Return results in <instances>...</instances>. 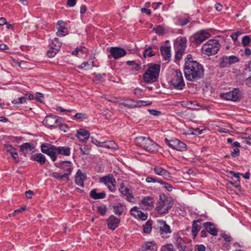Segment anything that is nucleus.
<instances>
[{
    "instance_id": "nucleus-1",
    "label": "nucleus",
    "mask_w": 251,
    "mask_h": 251,
    "mask_svg": "<svg viewBox=\"0 0 251 251\" xmlns=\"http://www.w3.org/2000/svg\"><path fill=\"white\" fill-rule=\"evenodd\" d=\"M183 72L186 80L191 82L196 81L204 75L203 67L197 61H189L184 64Z\"/></svg>"
},
{
    "instance_id": "nucleus-2",
    "label": "nucleus",
    "mask_w": 251,
    "mask_h": 251,
    "mask_svg": "<svg viewBox=\"0 0 251 251\" xmlns=\"http://www.w3.org/2000/svg\"><path fill=\"white\" fill-rule=\"evenodd\" d=\"M42 151L50 156L52 161L56 160L57 154L69 156L71 154V149L68 147H56L49 144L44 143L41 145Z\"/></svg>"
},
{
    "instance_id": "nucleus-3",
    "label": "nucleus",
    "mask_w": 251,
    "mask_h": 251,
    "mask_svg": "<svg viewBox=\"0 0 251 251\" xmlns=\"http://www.w3.org/2000/svg\"><path fill=\"white\" fill-rule=\"evenodd\" d=\"M135 144L150 152H156L158 149L157 144L149 137L140 136L134 140Z\"/></svg>"
},
{
    "instance_id": "nucleus-4",
    "label": "nucleus",
    "mask_w": 251,
    "mask_h": 251,
    "mask_svg": "<svg viewBox=\"0 0 251 251\" xmlns=\"http://www.w3.org/2000/svg\"><path fill=\"white\" fill-rule=\"evenodd\" d=\"M173 205V202L171 198L167 197L165 194H162L159 196L155 210L159 214L164 215L169 212Z\"/></svg>"
},
{
    "instance_id": "nucleus-5",
    "label": "nucleus",
    "mask_w": 251,
    "mask_h": 251,
    "mask_svg": "<svg viewBox=\"0 0 251 251\" xmlns=\"http://www.w3.org/2000/svg\"><path fill=\"white\" fill-rule=\"evenodd\" d=\"M221 45L218 40L210 39L204 44L201 47L203 54L208 56L215 55L219 50Z\"/></svg>"
},
{
    "instance_id": "nucleus-6",
    "label": "nucleus",
    "mask_w": 251,
    "mask_h": 251,
    "mask_svg": "<svg viewBox=\"0 0 251 251\" xmlns=\"http://www.w3.org/2000/svg\"><path fill=\"white\" fill-rule=\"evenodd\" d=\"M160 70L159 65L155 64L150 66L143 75L145 82L147 83L155 82L159 76Z\"/></svg>"
},
{
    "instance_id": "nucleus-7",
    "label": "nucleus",
    "mask_w": 251,
    "mask_h": 251,
    "mask_svg": "<svg viewBox=\"0 0 251 251\" xmlns=\"http://www.w3.org/2000/svg\"><path fill=\"white\" fill-rule=\"evenodd\" d=\"M170 82L176 89L182 90L183 89L185 86V83L182 74L180 70H176L175 71L172 75Z\"/></svg>"
},
{
    "instance_id": "nucleus-8",
    "label": "nucleus",
    "mask_w": 251,
    "mask_h": 251,
    "mask_svg": "<svg viewBox=\"0 0 251 251\" xmlns=\"http://www.w3.org/2000/svg\"><path fill=\"white\" fill-rule=\"evenodd\" d=\"M165 142L170 148L177 151H183L187 150L186 144L176 138H173L171 140L166 138Z\"/></svg>"
},
{
    "instance_id": "nucleus-9",
    "label": "nucleus",
    "mask_w": 251,
    "mask_h": 251,
    "mask_svg": "<svg viewBox=\"0 0 251 251\" xmlns=\"http://www.w3.org/2000/svg\"><path fill=\"white\" fill-rule=\"evenodd\" d=\"M100 183H104L111 192H115L116 190V180L112 175H107L100 179Z\"/></svg>"
},
{
    "instance_id": "nucleus-10",
    "label": "nucleus",
    "mask_w": 251,
    "mask_h": 251,
    "mask_svg": "<svg viewBox=\"0 0 251 251\" xmlns=\"http://www.w3.org/2000/svg\"><path fill=\"white\" fill-rule=\"evenodd\" d=\"M210 35L211 34L209 32L201 30L195 33L192 38L193 39V42L198 45L210 37Z\"/></svg>"
},
{
    "instance_id": "nucleus-11",
    "label": "nucleus",
    "mask_w": 251,
    "mask_h": 251,
    "mask_svg": "<svg viewBox=\"0 0 251 251\" xmlns=\"http://www.w3.org/2000/svg\"><path fill=\"white\" fill-rule=\"evenodd\" d=\"M61 118L56 116L49 115L46 117L43 121V124L47 126L56 127L58 126V123H60Z\"/></svg>"
},
{
    "instance_id": "nucleus-12",
    "label": "nucleus",
    "mask_w": 251,
    "mask_h": 251,
    "mask_svg": "<svg viewBox=\"0 0 251 251\" xmlns=\"http://www.w3.org/2000/svg\"><path fill=\"white\" fill-rule=\"evenodd\" d=\"M159 222L160 224V233L161 237L163 238H168L170 236L168 234H171L172 232L170 226L166 224L165 221H160Z\"/></svg>"
},
{
    "instance_id": "nucleus-13",
    "label": "nucleus",
    "mask_w": 251,
    "mask_h": 251,
    "mask_svg": "<svg viewBox=\"0 0 251 251\" xmlns=\"http://www.w3.org/2000/svg\"><path fill=\"white\" fill-rule=\"evenodd\" d=\"M56 166L62 169L64 171V174L68 176L72 171V163L70 161H62L58 163H55Z\"/></svg>"
},
{
    "instance_id": "nucleus-14",
    "label": "nucleus",
    "mask_w": 251,
    "mask_h": 251,
    "mask_svg": "<svg viewBox=\"0 0 251 251\" xmlns=\"http://www.w3.org/2000/svg\"><path fill=\"white\" fill-rule=\"evenodd\" d=\"M109 51L111 55L116 59L121 58L126 54L125 49L119 47H111Z\"/></svg>"
},
{
    "instance_id": "nucleus-15",
    "label": "nucleus",
    "mask_w": 251,
    "mask_h": 251,
    "mask_svg": "<svg viewBox=\"0 0 251 251\" xmlns=\"http://www.w3.org/2000/svg\"><path fill=\"white\" fill-rule=\"evenodd\" d=\"M238 92L237 89H234L232 91L222 94L221 97L223 99L227 100L236 101L239 98Z\"/></svg>"
},
{
    "instance_id": "nucleus-16",
    "label": "nucleus",
    "mask_w": 251,
    "mask_h": 251,
    "mask_svg": "<svg viewBox=\"0 0 251 251\" xmlns=\"http://www.w3.org/2000/svg\"><path fill=\"white\" fill-rule=\"evenodd\" d=\"M106 223L108 228L114 230L119 226L120 223V219L111 215L106 220Z\"/></svg>"
},
{
    "instance_id": "nucleus-17",
    "label": "nucleus",
    "mask_w": 251,
    "mask_h": 251,
    "mask_svg": "<svg viewBox=\"0 0 251 251\" xmlns=\"http://www.w3.org/2000/svg\"><path fill=\"white\" fill-rule=\"evenodd\" d=\"M174 243L178 251H184L186 248V243L178 233L174 234Z\"/></svg>"
},
{
    "instance_id": "nucleus-18",
    "label": "nucleus",
    "mask_w": 251,
    "mask_h": 251,
    "mask_svg": "<svg viewBox=\"0 0 251 251\" xmlns=\"http://www.w3.org/2000/svg\"><path fill=\"white\" fill-rule=\"evenodd\" d=\"M153 170L155 174L162 176L164 179H170L172 178L171 174L160 166H155Z\"/></svg>"
},
{
    "instance_id": "nucleus-19",
    "label": "nucleus",
    "mask_w": 251,
    "mask_h": 251,
    "mask_svg": "<svg viewBox=\"0 0 251 251\" xmlns=\"http://www.w3.org/2000/svg\"><path fill=\"white\" fill-rule=\"evenodd\" d=\"M90 132L85 129H79L76 134V137L82 142H86L90 137Z\"/></svg>"
},
{
    "instance_id": "nucleus-20",
    "label": "nucleus",
    "mask_w": 251,
    "mask_h": 251,
    "mask_svg": "<svg viewBox=\"0 0 251 251\" xmlns=\"http://www.w3.org/2000/svg\"><path fill=\"white\" fill-rule=\"evenodd\" d=\"M158 246L156 243L152 241L146 242L141 246V251H157Z\"/></svg>"
},
{
    "instance_id": "nucleus-21",
    "label": "nucleus",
    "mask_w": 251,
    "mask_h": 251,
    "mask_svg": "<svg viewBox=\"0 0 251 251\" xmlns=\"http://www.w3.org/2000/svg\"><path fill=\"white\" fill-rule=\"evenodd\" d=\"M86 179V175L83 173L80 170H78L75 176V183L76 185L84 187V181Z\"/></svg>"
},
{
    "instance_id": "nucleus-22",
    "label": "nucleus",
    "mask_w": 251,
    "mask_h": 251,
    "mask_svg": "<svg viewBox=\"0 0 251 251\" xmlns=\"http://www.w3.org/2000/svg\"><path fill=\"white\" fill-rule=\"evenodd\" d=\"M57 32L56 33L58 36H64L68 33V30L64 25V22L62 21H58L57 23Z\"/></svg>"
},
{
    "instance_id": "nucleus-23",
    "label": "nucleus",
    "mask_w": 251,
    "mask_h": 251,
    "mask_svg": "<svg viewBox=\"0 0 251 251\" xmlns=\"http://www.w3.org/2000/svg\"><path fill=\"white\" fill-rule=\"evenodd\" d=\"M203 226L211 235L213 236L217 235L218 229L214 224L211 222H206L203 224Z\"/></svg>"
},
{
    "instance_id": "nucleus-24",
    "label": "nucleus",
    "mask_w": 251,
    "mask_h": 251,
    "mask_svg": "<svg viewBox=\"0 0 251 251\" xmlns=\"http://www.w3.org/2000/svg\"><path fill=\"white\" fill-rule=\"evenodd\" d=\"M160 50L164 59L166 61H170L171 57V47L167 46H162L161 47Z\"/></svg>"
},
{
    "instance_id": "nucleus-25",
    "label": "nucleus",
    "mask_w": 251,
    "mask_h": 251,
    "mask_svg": "<svg viewBox=\"0 0 251 251\" xmlns=\"http://www.w3.org/2000/svg\"><path fill=\"white\" fill-rule=\"evenodd\" d=\"M112 209L114 213L118 216H121L124 211V206L120 203H115Z\"/></svg>"
},
{
    "instance_id": "nucleus-26",
    "label": "nucleus",
    "mask_w": 251,
    "mask_h": 251,
    "mask_svg": "<svg viewBox=\"0 0 251 251\" xmlns=\"http://www.w3.org/2000/svg\"><path fill=\"white\" fill-rule=\"evenodd\" d=\"M201 221V219H198L196 221H194L192 227V233L193 238H196L199 231L200 230L201 226L198 224V223H200Z\"/></svg>"
},
{
    "instance_id": "nucleus-27",
    "label": "nucleus",
    "mask_w": 251,
    "mask_h": 251,
    "mask_svg": "<svg viewBox=\"0 0 251 251\" xmlns=\"http://www.w3.org/2000/svg\"><path fill=\"white\" fill-rule=\"evenodd\" d=\"M50 48L47 52L48 56L51 58L55 56V55L60 50L61 44H58L56 48H54L52 45H50Z\"/></svg>"
},
{
    "instance_id": "nucleus-28",
    "label": "nucleus",
    "mask_w": 251,
    "mask_h": 251,
    "mask_svg": "<svg viewBox=\"0 0 251 251\" xmlns=\"http://www.w3.org/2000/svg\"><path fill=\"white\" fill-rule=\"evenodd\" d=\"M90 196L94 200L102 199L105 197L106 193L104 192L97 193L96 189H93L90 192Z\"/></svg>"
},
{
    "instance_id": "nucleus-29",
    "label": "nucleus",
    "mask_w": 251,
    "mask_h": 251,
    "mask_svg": "<svg viewBox=\"0 0 251 251\" xmlns=\"http://www.w3.org/2000/svg\"><path fill=\"white\" fill-rule=\"evenodd\" d=\"M32 159L41 165H43L46 163V159L44 155L40 153H37L32 155Z\"/></svg>"
},
{
    "instance_id": "nucleus-30",
    "label": "nucleus",
    "mask_w": 251,
    "mask_h": 251,
    "mask_svg": "<svg viewBox=\"0 0 251 251\" xmlns=\"http://www.w3.org/2000/svg\"><path fill=\"white\" fill-rule=\"evenodd\" d=\"M141 204L143 206L148 208L151 207L153 205V199L151 197L147 196L144 198L141 201Z\"/></svg>"
},
{
    "instance_id": "nucleus-31",
    "label": "nucleus",
    "mask_w": 251,
    "mask_h": 251,
    "mask_svg": "<svg viewBox=\"0 0 251 251\" xmlns=\"http://www.w3.org/2000/svg\"><path fill=\"white\" fill-rule=\"evenodd\" d=\"M219 64L220 67L221 68L228 67L231 65L230 63H229L228 56L226 55L223 56L220 59Z\"/></svg>"
},
{
    "instance_id": "nucleus-32",
    "label": "nucleus",
    "mask_w": 251,
    "mask_h": 251,
    "mask_svg": "<svg viewBox=\"0 0 251 251\" xmlns=\"http://www.w3.org/2000/svg\"><path fill=\"white\" fill-rule=\"evenodd\" d=\"M32 148V145L29 143H24L20 146V150L23 152L27 151L28 150L31 151Z\"/></svg>"
},
{
    "instance_id": "nucleus-33",
    "label": "nucleus",
    "mask_w": 251,
    "mask_h": 251,
    "mask_svg": "<svg viewBox=\"0 0 251 251\" xmlns=\"http://www.w3.org/2000/svg\"><path fill=\"white\" fill-rule=\"evenodd\" d=\"M101 147L107 149H115V143L113 141L102 142Z\"/></svg>"
},
{
    "instance_id": "nucleus-34",
    "label": "nucleus",
    "mask_w": 251,
    "mask_h": 251,
    "mask_svg": "<svg viewBox=\"0 0 251 251\" xmlns=\"http://www.w3.org/2000/svg\"><path fill=\"white\" fill-rule=\"evenodd\" d=\"M51 176L57 179H61L65 177L66 178V181H68L70 180L69 177L66 176L64 174H61V173L57 172H54L52 174Z\"/></svg>"
},
{
    "instance_id": "nucleus-35",
    "label": "nucleus",
    "mask_w": 251,
    "mask_h": 251,
    "mask_svg": "<svg viewBox=\"0 0 251 251\" xmlns=\"http://www.w3.org/2000/svg\"><path fill=\"white\" fill-rule=\"evenodd\" d=\"M153 29L156 33L159 35H162L165 34L166 32L165 28L160 25H157Z\"/></svg>"
},
{
    "instance_id": "nucleus-36",
    "label": "nucleus",
    "mask_w": 251,
    "mask_h": 251,
    "mask_svg": "<svg viewBox=\"0 0 251 251\" xmlns=\"http://www.w3.org/2000/svg\"><path fill=\"white\" fill-rule=\"evenodd\" d=\"M189 22V20L186 17H179L177 18V24L181 26L185 25Z\"/></svg>"
},
{
    "instance_id": "nucleus-37",
    "label": "nucleus",
    "mask_w": 251,
    "mask_h": 251,
    "mask_svg": "<svg viewBox=\"0 0 251 251\" xmlns=\"http://www.w3.org/2000/svg\"><path fill=\"white\" fill-rule=\"evenodd\" d=\"M181 105L183 107H187L189 109H195V104L192 101H183L181 102Z\"/></svg>"
},
{
    "instance_id": "nucleus-38",
    "label": "nucleus",
    "mask_w": 251,
    "mask_h": 251,
    "mask_svg": "<svg viewBox=\"0 0 251 251\" xmlns=\"http://www.w3.org/2000/svg\"><path fill=\"white\" fill-rule=\"evenodd\" d=\"M140 211L139 208L137 206H134L130 209V214L136 219L137 217H139Z\"/></svg>"
},
{
    "instance_id": "nucleus-39",
    "label": "nucleus",
    "mask_w": 251,
    "mask_h": 251,
    "mask_svg": "<svg viewBox=\"0 0 251 251\" xmlns=\"http://www.w3.org/2000/svg\"><path fill=\"white\" fill-rule=\"evenodd\" d=\"M185 49L178 47L177 50L176 52L175 58L176 59L179 60L182 57L183 54L184 52Z\"/></svg>"
},
{
    "instance_id": "nucleus-40",
    "label": "nucleus",
    "mask_w": 251,
    "mask_h": 251,
    "mask_svg": "<svg viewBox=\"0 0 251 251\" xmlns=\"http://www.w3.org/2000/svg\"><path fill=\"white\" fill-rule=\"evenodd\" d=\"M122 104L128 107L132 108V107H137V101H134L133 100L131 101H127L126 102H123Z\"/></svg>"
},
{
    "instance_id": "nucleus-41",
    "label": "nucleus",
    "mask_w": 251,
    "mask_h": 251,
    "mask_svg": "<svg viewBox=\"0 0 251 251\" xmlns=\"http://www.w3.org/2000/svg\"><path fill=\"white\" fill-rule=\"evenodd\" d=\"M152 226L151 222L149 221H147L143 226L144 232L146 233H149L151 230Z\"/></svg>"
},
{
    "instance_id": "nucleus-42",
    "label": "nucleus",
    "mask_w": 251,
    "mask_h": 251,
    "mask_svg": "<svg viewBox=\"0 0 251 251\" xmlns=\"http://www.w3.org/2000/svg\"><path fill=\"white\" fill-rule=\"evenodd\" d=\"M151 50H152L151 48L149 47L144 50V53H143V56L145 58H146L147 56L151 57V56L154 55V53H153V51H152Z\"/></svg>"
},
{
    "instance_id": "nucleus-43",
    "label": "nucleus",
    "mask_w": 251,
    "mask_h": 251,
    "mask_svg": "<svg viewBox=\"0 0 251 251\" xmlns=\"http://www.w3.org/2000/svg\"><path fill=\"white\" fill-rule=\"evenodd\" d=\"M119 191L123 196H126L130 191L129 189L126 187L123 183H121Z\"/></svg>"
},
{
    "instance_id": "nucleus-44",
    "label": "nucleus",
    "mask_w": 251,
    "mask_h": 251,
    "mask_svg": "<svg viewBox=\"0 0 251 251\" xmlns=\"http://www.w3.org/2000/svg\"><path fill=\"white\" fill-rule=\"evenodd\" d=\"M161 251H175L172 244H167L161 248Z\"/></svg>"
},
{
    "instance_id": "nucleus-45",
    "label": "nucleus",
    "mask_w": 251,
    "mask_h": 251,
    "mask_svg": "<svg viewBox=\"0 0 251 251\" xmlns=\"http://www.w3.org/2000/svg\"><path fill=\"white\" fill-rule=\"evenodd\" d=\"M251 42V38L248 35L244 36L242 39V44L244 47L248 46Z\"/></svg>"
},
{
    "instance_id": "nucleus-46",
    "label": "nucleus",
    "mask_w": 251,
    "mask_h": 251,
    "mask_svg": "<svg viewBox=\"0 0 251 251\" xmlns=\"http://www.w3.org/2000/svg\"><path fill=\"white\" fill-rule=\"evenodd\" d=\"M186 42L187 40L185 38H181L179 40L178 47L185 49L186 47Z\"/></svg>"
},
{
    "instance_id": "nucleus-47",
    "label": "nucleus",
    "mask_w": 251,
    "mask_h": 251,
    "mask_svg": "<svg viewBox=\"0 0 251 251\" xmlns=\"http://www.w3.org/2000/svg\"><path fill=\"white\" fill-rule=\"evenodd\" d=\"M4 147L6 151L9 152L10 154H12L13 152L17 151V150L11 145H4Z\"/></svg>"
},
{
    "instance_id": "nucleus-48",
    "label": "nucleus",
    "mask_w": 251,
    "mask_h": 251,
    "mask_svg": "<svg viewBox=\"0 0 251 251\" xmlns=\"http://www.w3.org/2000/svg\"><path fill=\"white\" fill-rule=\"evenodd\" d=\"M137 107H141L144 106H148L150 105L152 102L150 101H143V100H139L137 101Z\"/></svg>"
},
{
    "instance_id": "nucleus-49",
    "label": "nucleus",
    "mask_w": 251,
    "mask_h": 251,
    "mask_svg": "<svg viewBox=\"0 0 251 251\" xmlns=\"http://www.w3.org/2000/svg\"><path fill=\"white\" fill-rule=\"evenodd\" d=\"M228 57L229 59V63H230L231 65L238 62L239 61L238 57L235 55H230L228 56Z\"/></svg>"
},
{
    "instance_id": "nucleus-50",
    "label": "nucleus",
    "mask_w": 251,
    "mask_h": 251,
    "mask_svg": "<svg viewBox=\"0 0 251 251\" xmlns=\"http://www.w3.org/2000/svg\"><path fill=\"white\" fill-rule=\"evenodd\" d=\"M106 211L107 208L104 205L100 206L98 207V211L101 215H104Z\"/></svg>"
},
{
    "instance_id": "nucleus-51",
    "label": "nucleus",
    "mask_w": 251,
    "mask_h": 251,
    "mask_svg": "<svg viewBox=\"0 0 251 251\" xmlns=\"http://www.w3.org/2000/svg\"><path fill=\"white\" fill-rule=\"evenodd\" d=\"M126 64L129 66H131L136 70H138L140 69V66L134 61H128L126 62Z\"/></svg>"
},
{
    "instance_id": "nucleus-52",
    "label": "nucleus",
    "mask_w": 251,
    "mask_h": 251,
    "mask_svg": "<svg viewBox=\"0 0 251 251\" xmlns=\"http://www.w3.org/2000/svg\"><path fill=\"white\" fill-rule=\"evenodd\" d=\"M125 196L126 197V199L128 201L131 202H133L135 201V198L132 195L131 191H129V192Z\"/></svg>"
},
{
    "instance_id": "nucleus-53",
    "label": "nucleus",
    "mask_w": 251,
    "mask_h": 251,
    "mask_svg": "<svg viewBox=\"0 0 251 251\" xmlns=\"http://www.w3.org/2000/svg\"><path fill=\"white\" fill-rule=\"evenodd\" d=\"M139 217H137L136 219H140L143 221H145L147 220L148 218V214L147 213H144V212L140 211L139 214Z\"/></svg>"
},
{
    "instance_id": "nucleus-54",
    "label": "nucleus",
    "mask_w": 251,
    "mask_h": 251,
    "mask_svg": "<svg viewBox=\"0 0 251 251\" xmlns=\"http://www.w3.org/2000/svg\"><path fill=\"white\" fill-rule=\"evenodd\" d=\"M74 117L76 119H86L87 118V115L85 114L81 113H78L75 114Z\"/></svg>"
},
{
    "instance_id": "nucleus-55",
    "label": "nucleus",
    "mask_w": 251,
    "mask_h": 251,
    "mask_svg": "<svg viewBox=\"0 0 251 251\" xmlns=\"http://www.w3.org/2000/svg\"><path fill=\"white\" fill-rule=\"evenodd\" d=\"M58 126L60 130L66 132L68 130V127L66 124H60L58 123Z\"/></svg>"
},
{
    "instance_id": "nucleus-56",
    "label": "nucleus",
    "mask_w": 251,
    "mask_h": 251,
    "mask_svg": "<svg viewBox=\"0 0 251 251\" xmlns=\"http://www.w3.org/2000/svg\"><path fill=\"white\" fill-rule=\"evenodd\" d=\"M229 173L231 175H232L237 179V181H236V182H238L239 183L240 182V176L241 175L240 173H235L233 171H230L229 172Z\"/></svg>"
},
{
    "instance_id": "nucleus-57",
    "label": "nucleus",
    "mask_w": 251,
    "mask_h": 251,
    "mask_svg": "<svg viewBox=\"0 0 251 251\" xmlns=\"http://www.w3.org/2000/svg\"><path fill=\"white\" fill-rule=\"evenodd\" d=\"M150 114L154 116H158L161 114V112L157 111L154 109H149L148 110Z\"/></svg>"
},
{
    "instance_id": "nucleus-58",
    "label": "nucleus",
    "mask_w": 251,
    "mask_h": 251,
    "mask_svg": "<svg viewBox=\"0 0 251 251\" xmlns=\"http://www.w3.org/2000/svg\"><path fill=\"white\" fill-rule=\"evenodd\" d=\"M240 34H241V33L239 31H237V32L233 33L230 35V37L233 39V40H234V41H236L237 40L238 37Z\"/></svg>"
},
{
    "instance_id": "nucleus-59",
    "label": "nucleus",
    "mask_w": 251,
    "mask_h": 251,
    "mask_svg": "<svg viewBox=\"0 0 251 251\" xmlns=\"http://www.w3.org/2000/svg\"><path fill=\"white\" fill-rule=\"evenodd\" d=\"M239 150L238 148H236L234 149L233 151H231V154L233 157H236L239 156Z\"/></svg>"
},
{
    "instance_id": "nucleus-60",
    "label": "nucleus",
    "mask_w": 251,
    "mask_h": 251,
    "mask_svg": "<svg viewBox=\"0 0 251 251\" xmlns=\"http://www.w3.org/2000/svg\"><path fill=\"white\" fill-rule=\"evenodd\" d=\"M222 237L224 238L225 241L226 242H230L231 240V237L227 234H223L222 235Z\"/></svg>"
},
{
    "instance_id": "nucleus-61",
    "label": "nucleus",
    "mask_w": 251,
    "mask_h": 251,
    "mask_svg": "<svg viewBox=\"0 0 251 251\" xmlns=\"http://www.w3.org/2000/svg\"><path fill=\"white\" fill-rule=\"evenodd\" d=\"M76 3V0H68L67 5L70 7H74Z\"/></svg>"
},
{
    "instance_id": "nucleus-62",
    "label": "nucleus",
    "mask_w": 251,
    "mask_h": 251,
    "mask_svg": "<svg viewBox=\"0 0 251 251\" xmlns=\"http://www.w3.org/2000/svg\"><path fill=\"white\" fill-rule=\"evenodd\" d=\"M164 187L165 188L166 190H167L169 192H171L173 190V187L172 186L168 183H166V184H164Z\"/></svg>"
},
{
    "instance_id": "nucleus-63",
    "label": "nucleus",
    "mask_w": 251,
    "mask_h": 251,
    "mask_svg": "<svg viewBox=\"0 0 251 251\" xmlns=\"http://www.w3.org/2000/svg\"><path fill=\"white\" fill-rule=\"evenodd\" d=\"M162 3L160 2H154L152 4L151 7L153 9L156 10L157 8H158L160 6V5H162Z\"/></svg>"
},
{
    "instance_id": "nucleus-64",
    "label": "nucleus",
    "mask_w": 251,
    "mask_h": 251,
    "mask_svg": "<svg viewBox=\"0 0 251 251\" xmlns=\"http://www.w3.org/2000/svg\"><path fill=\"white\" fill-rule=\"evenodd\" d=\"M197 250L198 251H205V247L202 244L197 245Z\"/></svg>"
}]
</instances>
